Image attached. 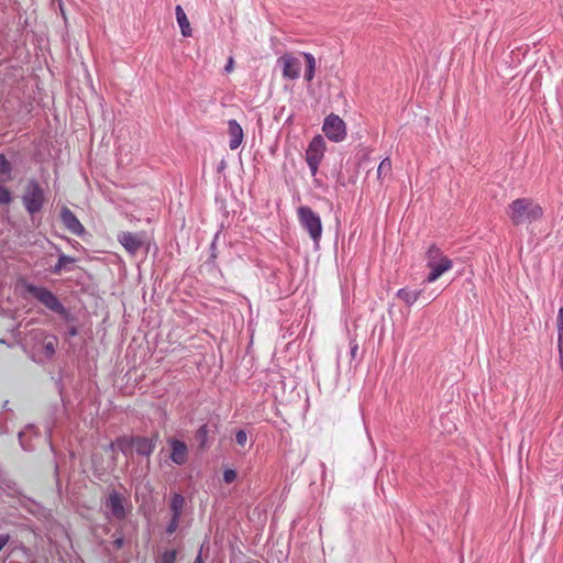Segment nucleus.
Instances as JSON below:
<instances>
[{
	"instance_id": "nucleus-1",
	"label": "nucleus",
	"mask_w": 563,
	"mask_h": 563,
	"mask_svg": "<svg viewBox=\"0 0 563 563\" xmlns=\"http://www.w3.org/2000/svg\"><path fill=\"white\" fill-rule=\"evenodd\" d=\"M514 225L530 224L543 217L542 207L531 198H517L507 208Z\"/></svg>"
},
{
	"instance_id": "nucleus-2",
	"label": "nucleus",
	"mask_w": 563,
	"mask_h": 563,
	"mask_svg": "<svg viewBox=\"0 0 563 563\" xmlns=\"http://www.w3.org/2000/svg\"><path fill=\"white\" fill-rule=\"evenodd\" d=\"M21 200L25 211L34 220L46 202L44 188L37 179L31 178L27 180Z\"/></svg>"
},
{
	"instance_id": "nucleus-3",
	"label": "nucleus",
	"mask_w": 563,
	"mask_h": 563,
	"mask_svg": "<svg viewBox=\"0 0 563 563\" xmlns=\"http://www.w3.org/2000/svg\"><path fill=\"white\" fill-rule=\"evenodd\" d=\"M452 266V261L442 254L440 247L432 244L427 251V267L430 269V273L426 277V282H435L441 275L450 271Z\"/></svg>"
},
{
	"instance_id": "nucleus-4",
	"label": "nucleus",
	"mask_w": 563,
	"mask_h": 563,
	"mask_svg": "<svg viewBox=\"0 0 563 563\" xmlns=\"http://www.w3.org/2000/svg\"><path fill=\"white\" fill-rule=\"evenodd\" d=\"M126 504L128 500L123 494L115 489H112L102 503L107 517L113 518L118 521H122L128 517L131 506H126Z\"/></svg>"
},
{
	"instance_id": "nucleus-5",
	"label": "nucleus",
	"mask_w": 563,
	"mask_h": 563,
	"mask_svg": "<svg viewBox=\"0 0 563 563\" xmlns=\"http://www.w3.org/2000/svg\"><path fill=\"white\" fill-rule=\"evenodd\" d=\"M297 214L300 225L308 232L313 242L318 243L322 235V223L319 214L308 206H300Z\"/></svg>"
},
{
	"instance_id": "nucleus-6",
	"label": "nucleus",
	"mask_w": 563,
	"mask_h": 563,
	"mask_svg": "<svg viewBox=\"0 0 563 563\" xmlns=\"http://www.w3.org/2000/svg\"><path fill=\"white\" fill-rule=\"evenodd\" d=\"M24 288L31 296H33L40 303H42L52 312L63 310V303L58 297L49 289L30 283H26Z\"/></svg>"
},
{
	"instance_id": "nucleus-7",
	"label": "nucleus",
	"mask_w": 563,
	"mask_h": 563,
	"mask_svg": "<svg viewBox=\"0 0 563 563\" xmlns=\"http://www.w3.org/2000/svg\"><path fill=\"white\" fill-rule=\"evenodd\" d=\"M325 152V142L322 135L318 134L312 137L306 150V162L309 166L311 176H316L319 165L323 159Z\"/></svg>"
},
{
	"instance_id": "nucleus-8",
	"label": "nucleus",
	"mask_w": 563,
	"mask_h": 563,
	"mask_svg": "<svg viewBox=\"0 0 563 563\" xmlns=\"http://www.w3.org/2000/svg\"><path fill=\"white\" fill-rule=\"evenodd\" d=\"M322 131L330 141L339 143L346 136V124L338 114L331 113L324 118Z\"/></svg>"
},
{
	"instance_id": "nucleus-9",
	"label": "nucleus",
	"mask_w": 563,
	"mask_h": 563,
	"mask_svg": "<svg viewBox=\"0 0 563 563\" xmlns=\"http://www.w3.org/2000/svg\"><path fill=\"white\" fill-rule=\"evenodd\" d=\"M218 433V422L207 421L201 424L195 432V440L197 442L198 450L205 452L209 450L214 442Z\"/></svg>"
},
{
	"instance_id": "nucleus-10",
	"label": "nucleus",
	"mask_w": 563,
	"mask_h": 563,
	"mask_svg": "<svg viewBox=\"0 0 563 563\" xmlns=\"http://www.w3.org/2000/svg\"><path fill=\"white\" fill-rule=\"evenodd\" d=\"M277 64L282 66L283 77L295 80L300 76L301 62L298 57L290 53H285L277 59Z\"/></svg>"
},
{
	"instance_id": "nucleus-11",
	"label": "nucleus",
	"mask_w": 563,
	"mask_h": 563,
	"mask_svg": "<svg viewBox=\"0 0 563 563\" xmlns=\"http://www.w3.org/2000/svg\"><path fill=\"white\" fill-rule=\"evenodd\" d=\"M144 235V232L123 231L118 234V241L129 254L135 255L145 244Z\"/></svg>"
},
{
	"instance_id": "nucleus-12",
	"label": "nucleus",
	"mask_w": 563,
	"mask_h": 563,
	"mask_svg": "<svg viewBox=\"0 0 563 563\" xmlns=\"http://www.w3.org/2000/svg\"><path fill=\"white\" fill-rule=\"evenodd\" d=\"M60 221L63 225L71 233L77 236H82L86 233V229L79 221L77 216L66 206L60 208Z\"/></svg>"
},
{
	"instance_id": "nucleus-13",
	"label": "nucleus",
	"mask_w": 563,
	"mask_h": 563,
	"mask_svg": "<svg viewBox=\"0 0 563 563\" xmlns=\"http://www.w3.org/2000/svg\"><path fill=\"white\" fill-rule=\"evenodd\" d=\"M168 445L170 446V460L176 465H184L188 461V446L187 444L176 438L168 439Z\"/></svg>"
},
{
	"instance_id": "nucleus-14",
	"label": "nucleus",
	"mask_w": 563,
	"mask_h": 563,
	"mask_svg": "<svg viewBox=\"0 0 563 563\" xmlns=\"http://www.w3.org/2000/svg\"><path fill=\"white\" fill-rule=\"evenodd\" d=\"M228 134L230 136L229 147L234 151L242 144L244 137L243 129L235 119L228 121Z\"/></svg>"
},
{
	"instance_id": "nucleus-15",
	"label": "nucleus",
	"mask_w": 563,
	"mask_h": 563,
	"mask_svg": "<svg viewBox=\"0 0 563 563\" xmlns=\"http://www.w3.org/2000/svg\"><path fill=\"white\" fill-rule=\"evenodd\" d=\"M156 448V438L135 435V452L137 455L150 457Z\"/></svg>"
},
{
	"instance_id": "nucleus-16",
	"label": "nucleus",
	"mask_w": 563,
	"mask_h": 563,
	"mask_svg": "<svg viewBox=\"0 0 563 563\" xmlns=\"http://www.w3.org/2000/svg\"><path fill=\"white\" fill-rule=\"evenodd\" d=\"M55 250L58 253V261L54 266L49 268V272L54 275H60L63 271L70 272L73 267L70 266L76 262V258L69 255H66L62 252V250L55 245Z\"/></svg>"
},
{
	"instance_id": "nucleus-17",
	"label": "nucleus",
	"mask_w": 563,
	"mask_h": 563,
	"mask_svg": "<svg viewBox=\"0 0 563 563\" xmlns=\"http://www.w3.org/2000/svg\"><path fill=\"white\" fill-rule=\"evenodd\" d=\"M175 14H176V20H177V23L180 27V32H181V35L184 37H189L192 35V30H191V26H190V23L187 19V15L183 9L181 5H176L175 8Z\"/></svg>"
},
{
	"instance_id": "nucleus-18",
	"label": "nucleus",
	"mask_w": 563,
	"mask_h": 563,
	"mask_svg": "<svg viewBox=\"0 0 563 563\" xmlns=\"http://www.w3.org/2000/svg\"><path fill=\"white\" fill-rule=\"evenodd\" d=\"M117 446L125 456L132 454V450L135 446V435H124L115 440L111 446Z\"/></svg>"
},
{
	"instance_id": "nucleus-19",
	"label": "nucleus",
	"mask_w": 563,
	"mask_h": 563,
	"mask_svg": "<svg viewBox=\"0 0 563 563\" xmlns=\"http://www.w3.org/2000/svg\"><path fill=\"white\" fill-rule=\"evenodd\" d=\"M185 503H186L185 497L181 494L175 493L172 496V498L169 500V508L172 511V517L181 518Z\"/></svg>"
},
{
	"instance_id": "nucleus-20",
	"label": "nucleus",
	"mask_w": 563,
	"mask_h": 563,
	"mask_svg": "<svg viewBox=\"0 0 563 563\" xmlns=\"http://www.w3.org/2000/svg\"><path fill=\"white\" fill-rule=\"evenodd\" d=\"M421 290H410L408 288H400L397 291V297L406 305L412 306L419 298Z\"/></svg>"
},
{
	"instance_id": "nucleus-21",
	"label": "nucleus",
	"mask_w": 563,
	"mask_h": 563,
	"mask_svg": "<svg viewBox=\"0 0 563 563\" xmlns=\"http://www.w3.org/2000/svg\"><path fill=\"white\" fill-rule=\"evenodd\" d=\"M302 56L306 60L305 79L311 81L316 74V58L311 53L303 52Z\"/></svg>"
},
{
	"instance_id": "nucleus-22",
	"label": "nucleus",
	"mask_w": 563,
	"mask_h": 563,
	"mask_svg": "<svg viewBox=\"0 0 563 563\" xmlns=\"http://www.w3.org/2000/svg\"><path fill=\"white\" fill-rule=\"evenodd\" d=\"M179 548L165 549L157 563H176Z\"/></svg>"
},
{
	"instance_id": "nucleus-23",
	"label": "nucleus",
	"mask_w": 563,
	"mask_h": 563,
	"mask_svg": "<svg viewBox=\"0 0 563 563\" xmlns=\"http://www.w3.org/2000/svg\"><path fill=\"white\" fill-rule=\"evenodd\" d=\"M56 352V338L51 336L48 341H46L43 345V353L46 358H52Z\"/></svg>"
},
{
	"instance_id": "nucleus-24",
	"label": "nucleus",
	"mask_w": 563,
	"mask_h": 563,
	"mask_svg": "<svg viewBox=\"0 0 563 563\" xmlns=\"http://www.w3.org/2000/svg\"><path fill=\"white\" fill-rule=\"evenodd\" d=\"M57 313L66 323L74 324L77 322V317L70 312L69 309L63 305V310H57Z\"/></svg>"
},
{
	"instance_id": "nucleus-25",
	"label": "nucleus",
	"mask_w": 563,
	"mask_h": 563,
	"mask_svg": "<svg viewBox=\"0 0 563 563\" xmlns=\"http://www.w3.org/2000/svg\"><path fill=\"white\" fill-rule=\"evenodd\" d=\"M391 172V161L386 157L384 158L377 168V177L380 178L383 175H387Z\"/></svg>"
},
{
	"instance_id": "nucleus-26",
	"label": "nucleus",
	"mask_w": 563,
	"mask_h": 563,
	"mask_svg": "<svg viewBox=\"0 0 563 563\" xmlns=\"http://www.w3.org/2000/svg\"><path fill=\"white\" fill-rule=\"evenodd\" d=\"M12 172V166L4 154H0V175L10 176Z\"/></svg>"
},
{
	"instance_id": "nucleus-27",
	"label": "nucleus",
	"mask_w": 563,
	"mask_h": 563,
	"mask_svg": "<svg viewBox=\"0 0 563 563\" xmlns=\"http://www.w3.org/2000/svg\"><path fill=\"white\" fill-rule=\"evenodd\" d=\"M12 201L11 191L0 183V206L9 205Z\"/></svg>"
},
{
	"instance_id": "nucleus-28",
	"label": "nucleus",
	"mask_w": 563,
	"mask_h": 563,
	"mask_svg": "<svg viewBox=\"0 0 563 563\" xmlns=\"http://www.w3.org/2000/svg\"><path fill=\"white\" fill-rule=\"evenodd\" d=\"M179 521H180V518H177V517H172L169 522L167 523L166 528H165V532L168 534V536H172L173 533L176 532V530L178 529V526H179Z\"/></svg>"
},
{
	"instance_id": "nucleus-29",
	"label": "nucleus",
	"mask_w": 563,
	"mask_h": 563,
	"mask_svg": "<svg viewBox=\"0 0 563 563\" xmlns=\"http://www.w3.org/2000/svg\"><path fill=\"white\" fill-rule=\"evenodd\" d=\"M235 442L244 448L247 443V433L243 429H239L235 432Z\"/></svg>"
},
{
	"instance_id": "nucleus-30",
	"label": "nucleus",
	"mask_w": 563,
	"mask_h": 563,
	"mask_svg": "<svg viewBox=\"0 0 563 563\" xmlns=\"http://www.w3.org/2000/svg\"><path fill=\"white\" fill-rule=\"evenodd\" d=\"M238 473L235 470L228 468L223 472V481L227 484H231L236 479Z\"/></svg>"
},
{
	"instance_id": "nucleus-31",
	"label": "nucleus",
	"mask_w": 563,
	"mask_h": 563,
	"mask_svg": "<svg viewBox=\"0 0 563 563\" xmlns=\"http://www.w3.org/2000/svg\"><path fill=\"white\" fill-rule=\"evenodd\" d=\"M78 333H79L78 327L74 323V324H70L69 327H67V329L65 331V336L73 338V336L78 335Z\"/></svg>"
},
{
	"instance_id": "nucleus-32",
	"label": "nucleus",
	"mask_w": 563,
	"mask_h": 563,
	"mask_svg": "<svg viewBox=\"0 0 563 563\" xmlns=\"http://www.w3.org/2000/svg\"><path fill=\"white\" fill-rule=\"evenodd\" d=\"M358 352V345L355 340L350 341V355L352 360H355Z\"/></svg>"
},
{
	"instance_id": "nucleus-33",
	"label": "nucleus",
	"mask_w": 563,
	"mask_h": 563,
	"mask_svg": "<svg viewBox=\"0 0 563 563\" xmlns=\"http://www.w3.org/2000/svg\"><path fill=\"white\" fill-rule=\"evenodd\" d=\"M559 353H560V364L563 369V331L559 332Z\"/></svg>"
},
{
	"instance_id": "nucleus-34",
	"label": "nucleus",
	"mask_w": 563,
	"mask_h": 563,
	"mask_svg": "<svg viewBox=\"0 0 563 563\" xmlns=\"http://www.w3.org/2000/svg\"><path fill=\"white\" fill-rule=\"evenodd\" d=\"M556 323H558V331H563V307L560 308L556 317Z\"/></svg>"
},
{
	"instance_id": "nucleus-35",
	"label": "nucleus",
	"mask_w": 563,
	"mask_h": 563,
	"mask_svg": "<svg viewBox=\"0 0 563 563\" xmlns=\"http://www.w3.org/2000/svg\"><path fill=\"white\" fill-rule=\"evenodd\" d=\"M218 236H219V233H217V234L214 235V239H213L212 243L210 244V257H211L212 260H214V258L217 257V253H216V251H217V245H216V242H217Z\"/></svg>"
},
{
	"instance_id": "nucleus-36",
	"label": "nucleus",
	"mask_w": 563,
	"mask_h": 563,
	"mask_svg": "<svg viewBox=\"0 0 563 563\" xmlns=\"http://www.w3.org/2000/svg\"><path fill=\"white\" fill-rule=\"evenodd\" d=\"M10 541V534L1 533L0 534V551L8 544Z\"/></svg>"
},
{
	"instance_id": "nucleus-37",
	"label": "nucleus",
	"mask_w": 563,
	"mask_h": 563,
	"mask_svg": "<svg viewBox=\"0 0 563 563\" xmlns=\"http://www.w3.org/2000/svg\"><path fill=\"white\" fill-rule=\"evenodd\" d=\"M112 544H113L114 549H117V550L121 549L124 544V538L123 537L115 538L113 540Z\"/></svg>"
},
{
	"instance_id": "nucleus-38",
	"label": "nucleus",
	"mask_w": 563,
	"mask_h": 563,
	"mask_svg": "<svg viewBox=\"0 0 563 563\" xmlns=\"http://www.w3.org/2000/svg\"><path fill=\"white\" fill-rule=\"evenodd\" d=\"M233 66H234V59H233V57H229L227 65L224 66V71L231 73L233 70Z\"/></svg>"
},
{
	"instance_id": "nucleus-39",
	"label": "nucleus",
	"mask_w": 563,
	"mask_h": 563,
	"mask_svg": "<svg viewBox=\"0 0 563 563\" xmlns=\"http://www.w3.org/2000/svg\"><path fill=\"white\" fill-rule=\"evenodd\" d=\"M192 563H205L201 556V552H199V554L196 556Z\"/></svg>"
},
{
	"instance_id": "nucleus-40",
	"label": "nucleus",
	"mask_w": 563,
	"mask_h": 563,
	"mask_svg": "<svg viewBox=\"0 0 563 563\" xmlns=\"http://www.w3.org/2000/svg\"><path fill=\"white\" fill-rule=\"evenodd\" d=\"M32 563H34V562H32Z\"/></svg>"
}]
</instances>
